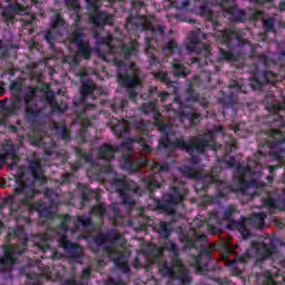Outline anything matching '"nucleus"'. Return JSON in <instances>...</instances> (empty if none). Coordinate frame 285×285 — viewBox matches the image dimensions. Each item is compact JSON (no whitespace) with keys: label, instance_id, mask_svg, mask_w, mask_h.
Masks as SVG:
<instances>
[{"label":"nucleus","instance_id":"nucleus-1","mask_svg":"<svg viewBox=\"0 0 285 285\" xmlns=\"http://www.w3.org/2000/svg\"><path fill=\"white\" fill-rule=\"evenodd\" d=\"M179 171L189 177L190 179H197L196 191L197 193H208V187L212 184L216 185V195L206 196V204H217L219 199H226L229 193H233V188L230 185L224 180L217 179L219 177V167H212L210 171L207 174H203L202 171L196 170L191 166L184 165L179 167Z\"/></svg>","mask_w":285,"mask_h":285},{"label":"nucleus","instance_id":"nucleus-2","mask_svg":"<svg viewBox=\"0 0 285 285\" xmlns=\"http://www.w3.org/2000/svg\"><path fill=\"white\" fill-rule=\"evenodd\" d=\"M164 248L170 253L171 264L169 265L168 262H165L163 265H160V273L170 279H178L181 285H190L193 283L190 271L188 268H184V262H181L179 256V247L177 244L173 240H167Z\"/></svg>","mask_w":285,"mask_h":285},{"label":"nucleus","instance_id":"nucleus-3","mask_svg":"<svg viewBox=\"0 0 285 285\" xmlns=\"http://www.w3.org/2000/svg\"><path fill=\"white\" fill-rule=\"evenodd\" d=\"M29 173H31V181L19 183L17 187L18 195H22V204H30L35 197H37V188L46 186L48 184V177L43 174V168L41 167V160L33 159L29 161Z\"/></svg>","mask_w":285,"mask_h":285},{"label":"nucleus","instance_id":"nucleus-4","mask_svg":"<svg viewBox=\"0 0 285 285\" xmlns=\"http://www.w3.org/2000/svg\"><path fill=\"white\" fill-rule=\"evenodd\" d=\"M112 63L118 70V83L120 88H127L130 101L137 104V90L135 89L139 86V67L135 62L127 65L119 58H114Z\"/></svg>","mask_w":285,"mask_h":285},{"label":"nucleus","instance_id":"nucleus-5","mask_svg":"<svg viewBox=\"0 0 285 285\" xmlns=\"http://www.w3.org/2000/svg\"><path fill=\"white\" fill-rule=\"evenodd\" d=\"M200 17H205V19H208V21H212V26L216 32V37L220 38V46H226L228 50H233L235 46H238V48H242L246 43L244 40V36L242 35V31L237 30H230V29H219L222 28V23L213 19V11L208 6L203 4L199 8Z\"/></svg>","mask_w":285,"mask_h":285},{"label":"nucleus","instance_id":"nucleus-6","mask_svg":"<svg viewBox=\"0 0 285 285\" xmlns=\"http://www.w3.org/2000/svg\"><path fill=\"white\" fill-rule=\"evenodd\" d=\"M189 141L190 142H187L184 137H178L173 141V148L187 153V155L190 156V164H193V166H198V164H202V158L195 155V151L198 155H205L208 148H213V145L208 138H204L202 135L191 136Z\"/></svg>","mask_w":285,"mask_h":285},{"label":"nucleus","instance_id":"nucleus-7","mask_svg":"<svg viewBox=\"0 0 285 285\" xmlns=\"http://www.w3.org/2000/svg\"><path fill=\"white\" fill-rule=\"evenodd\" d=\"M253 253L255 257L258 259H268L274 253H277V246L273 243H256L252 248H247L242 256H237L234 261L227 259L226 266L230 268H235L237 263L239 264H248V259H253Z\"/></svg>","mask_w":285,"mask_h":285},{"label":"nucleus","instance_id":"nucleus-8","mask_svg":"<svg viewBox=\"0 0 285 285\" xmlns=\"http://www.w3.org/2000/svg\"><path fill=\"white\" fill-rule=\"evenodd\" d=\"M156 207L166 215H175V207L184 202V194L177 186H170L169 193L163 195V199L154 198Z\"/></svg>","mask_w":285,"mask_h":285},{"label":"nucleus","instance_id":"nucleus-9","mask_svg":"<svg viewBox=\"0 0 285 285\" xmlns=\"http://www.w3.org/2000/svg\"><path fill=\"white\" fill-rule=\"evenodd\" d=\"M111 186L116 188L119 197L125 206L134 208L135 202L130 197V193H138L139 186L135 183L128 181L126 176H116L111 180Z\"/></svg>","mask_w":285,"mask_h":285},{"label":"nucleus","instance_id":"nucleus-10","mask_svg":"<svg viewBox=\"0 0 285 285\" xmlns=\"http://www.w3.org/2000/svg\"><path fill=\"white\" fill-rule=\"evenodd\" d=\"M88 11H89V23L96 26L97 28H104V26H115V19L112 14L106 11H100L97 1L87 0Z\"/></svg>","mask_w":285,"mask_h":285},{"label":"nucleus","instance_id":"nucleus-11","mask_svg":"<svg viewBox=\"0 0 285 285\" xmlns=\"http://www.w3.org/2000/svg\"><path fill=\"white\" fill-rule=\"evenodd\" d=\"M28 250L26 247H14L3 245V256L0 257V273H12V266L19 262L18 255H23Z\"/></svg>","mask_w":285,"mask_h":285},{"label":"nucleus","instance_id":"nucleus-12","mask_svg":"<svg viewBox=\"0 0 285 285\" xmlns=\"http://www.w3.org/2000/svg\"><path fill=\"white\" fill-rule=\"evenodd\" d=\"M58 246L65 250V254L69 259H72L77 264L83 262V247L77 243L70 242L68 236L63 235L58 238Z\"/></svg>","mask_w":285,"mask_h":285},{"label":"nucleus","instance_id":"nucleus-13","mask_svg":"<svg viewBox=\"0 0 285 285\" xmlns=\"http://www.w3.org/2000/svg\"><path fill=\"white\" fill-rule=\"evenodd\" d=\"M165 32L166 30L164 29V26L158 24L157 27H150L151 37H148V35L146 36L145 52L148 57L149 66H161L159 58L155 55V46L153 43H157V38H155L156 35H164Z\"/></svg>","mask_w":285,"mask_h":285},{"label":"nucleus","instance_id":"nucleus-14","mask_svg":"<svg viewBox=\"0 0 285 285\" xmlns=\"http://www.w3.org/2000/svg\"><path fill=\"white\" fill-rule=\"evenodd\" d=\"M213 259V247L200 245V250L198 255L195 257V266L197 273L202 275H206L209 273L210 268L208 267V262Z\"/></svg>","mask_w":285,"mask_h":285},{"label":"nucleus","instance_id":"nucleus-15","mask_svg":"<svg viewBox=\"0 0 285 285\" xmlns=\"http://www.w3.org/2000/svg\"><path fill=\"white\" fill-rule=\"evenodd\" d=\"M104 250L112 257V262L118 271H121L125 275L130 273V264H128V258L124 252L115 250L112 245H105Z\"/></svg>","mask_w":285,"mask_h":285},{"label":"nucleus","instance_id":"nucleus-16","mask_svg":"<svg viewBox=\"0 0 285 285\" xmlns=\"http://www.w3.org/2000/svg\"><path fill=\"white\" fill-rule=\"evenodd\" d=\"M124 237L121 233L117 229H112L108 233H101L94 237V246L91 245V250L94 253H99V248L101 246H106V244H115V242H119Z\"/></svg>","mask_w":285,"mask_h":285},{"label":"nucleus","instance_id":"nucleus-17","mask_svg":"<svg viewBox=\"0 0 285 285\" xmlns=\"http://www.w3.org/2000/svg\"><path fill=\"white\" fill-rule=\"evenodd\" d=\"M178 115L181 117V119H188L189 128H197L199 126V121L204 119V116L197 112V109L193 107H186L185 104H180Z\"/></svg>","mask_w":285,"mask_h":285},{"label":"nucleus","instance_id":"nucleus-18","mask_svg":"<svg viewBox=\"0 0 285 285\" xmlns=\"http://www.w3.org/2000/svg\"><path fill=\"white\" fill-rule=\"evenodd\" d=\"M96 88L97 85L94 80L85 81L80 87V101H76L75 105L79 106V104H86L89 99L97 101V95H95Z\"/></svg>","mask_w":285,"mask_h":285},{"label":"nucleus","instance_id":"nucleus-19","mask_svg":"<svg viewBox=\"0 0 285 285\" xmlns=\"http://www.w3.org/2000/svg\"><path fill=\"white\" fill-rule=\"evenodd\" d=\"M97 108V105L89 102L85 104L83 108L80 109L79 115H82L83 118L81 120V130L82 132H88V129L91 128L92 121L97 119V114H91L88 116V110H95Z\"/></svg>","mask_w":285,"mask_h":285},{"label":"nucleus","instance_id":"nucleus-20","mask_svg":"<svg viewBox=\"0 0 285 285\" xmlns=\"http://www.w3.org/2000/svg\"><path fill=\"white\" fill-rule=\"evenodd\" d=\"M120 166L122 170H128V173H139L141 170V166L148 168V165L144 164V158L132 159L130 156H122Z\"/></svg>","mask_w":285,"mask_h":285},{"label":"nucleus","instance_id":"nucleus-21","mask_svg":"<svg viewBox=\"0 0 285 285\" xmlns=\"http://www.w3.org/2000/svg\"><path fill=\"white\" fill-rule=\"evenodd\" d=\"M18 227L13 228L9 232V235H13L14 237H19L22 239V244H28V237H26V226H30L32 220L30 217H20L17 219Z\"/></svg>","mask_w":285,"mask_h":285},{"label":"nucleus","instance_id":"nucleus-22","mask_svg":"<svg viewBox=\"0 0 285 285\" xmlns=\"http://www.w3.org/2000/svg\"><path fill=\"white\" fill-rule=\"evenodd\" d=\"M22 12H26V8L21 4L10 3L8 7L2 9V18L6 23H11V21H14V17H17V14H22Z\"/></svg>","mask_w":285,"mask_h":285},{"label":"nucleus","instance_id":"nucleus-23","mask_svg":"<svg viewBox=\"0 0 285 285\" xmlns=\"http://www.w3.org/2000/svg\"><path fill=\"white\" fill-rule=\"evenodd\" d=\"M6 101H8V98L0 100V110H2V112L6 115L12 117L17 115L19 110H21V96H18L16 99H13L9 106L6 105Z\"/></svg>","mask_w":285,"mask_h":285},{"label":"nucleus","instance_id":"nucleus-24","mask_svg":"<svg viewBox=\"0 0 285 285\" xmlns=\"http://www.w3.org/2000/svg\"><path fill=\"white\" fill-rule=\"evenodd\" d=\"M158 130L160 132V140L158 142L159 148H173V141H170V130L171 127L168 124H160L158 126Z\"/></svg>","mask_w":285,"mask_h":285},{"label":"nucleus","instance_id":"nucleus-25","mask_svg":"<svg viewBox=\"0 0 285 285\" xmlns=\"http://www.w3.org/2000/svg\"><path fill=\"white\" fill-rule=\"evenodd\" d=\"M66 7L68 10H72L75 18L72 28L81 29V14H79V10H81V4L79 3V0H63Z\"/></svg>","mask_w":285,"mask_h":285},{"label":"nucleus","instance_id":"nucleus-26","mask_svg":"<svg viewBox=\"0 0 285 285\" xmlns=\"http://www.w3.org/2000/svg\"><path fill=\"white\" fill-rule=\"evenodd\" d=\"M265 186H266V183L259 181L255 178H252L249 180L239 178L238 193H242L244 195V194H246V190H248V188H256L257 190H259V189L264 188Z\"/></svg>","mask_w":285,"mask_h":285},{"label":"nucleus","instance_id":"nucleus-27","mask_svg":"<svg viewBox=\"0 0 285 285\" xmlns=\"http://www.w3.org/2000/svg\"><path fill=\"white\" fill-rule=\"evenodd\" d=\"M199 83H202V79H199V76H194L193 81L188 83L187 87V98L186 101L190 102H199L202 99V96L199 94H195V88H199Z\"/></svg>","mask_w":285,"mask_h":285},{"label":"nucleus","instance_id":"nucleus-28","mask_svg":"<svg viewBox=\"0 0 285 285\" xmlns=\"http://www.w3.org/2000/svg\"><path fill=\"white\" fill-rule=\"evenodd\" d=\"M153 75L156 81H161V83H165L167 88H171V92H175V94L179 92V83L177 81L170 80V78H168V72L158 71V72H153Z\"/></svg>","mask_w":285,"mask_h":285},{"label":"nucleus","instance_id":"nucleus-29","mask_svg":"<svg viewBox=\"0 0 285 285\" xmlns=\"http://www.w3.org/2000/svg\"><path fill=\"white\" fill-rule=\"evenodd\" d=\"M142 161L147 168H150L154 175H157V173H170V164L168 163L159 164L155 160L148 159V157H144Z\"/></svg>","mask_w":285,"mask_h":285},{"label":"nucleus","instance_id":"nucleus-30","mask_svg":"<svg viewBox=\"0 0 285 285\" xmlns=\"http://www.w3.org/2000/svg\"><path fill=\"white\" fill-rule=\"evenodd\" d=\"M132 142L139 144L144 153H147L148 155L153 153V148L150 147V145H148V142L146 141V138H134L131 140H126V141H122L120 146L122 148H127L129 153H132V145H131Z\"/></svg>","mask_w":285,"mask_h":285},{"label":"nucleus","instance_id":"nucleus-31","mask_svg":"<svg viewBox=\"0 0 285 285\" xmlns=\"http://www.w3.org/2000/svg\"><path fill=\"white\" fill-rule=\"evenodd\" d=\"M141 181L146 186L147 190H149L150 199H155L156 188H161V183L155 178V174L142 177Z\"/></svg>","mask_w":285,"mask_h":285},{"label":"nucleus","instance_id":"nucleus-32","mask_svg":"<svg viewBox=\"0 0 285 285\" xmlns=\"http://www.w3.org/2000/svg\"><path fill=\"white\" fill-rule=\"evenodd\" d=\"M76 57H79V59H85V61L91 59L92 47H90V41L85 40L80 45H77Z\"/></svg>","mask_w":285,"mask_h":285},{"label":"nucleus","instance_id":"nucleus-33","mask_svg":"<svg viewBox=\"0 0 285 285\" xmlns=\"http://www.w3.org/2000/svg\"><path fill=\"white\" fill-rule=\"evenodd\" d=\"M117 150L111 145L105 144L98 149V158L104 161H112L115 159V154Z\"/></svg>","mask_w":285,"mask_h":285},{"label":"nucleus","instance_id":"nucleus-34","mask_svg":"<svg viewBox=\"0 0 285 285\" xmlns=\"http://www.w3.org/2000/svg\"><path fill=\"white\" fill-rule=\"evenodd\" d=\"M79 190H82L81 194V204H86V202H91V199H99V193L95 191V189H90L86 187V185L78 183Z\"/></svg>","mask_w":285,"mask_h":285},{"label":"nucleus","instance_id":"nucleus-35","mask_svg":"<svg viewBox=\"0 0 285 285\" xmlns=\"http://www.w3.org/2000/svg\"><path fill=\"white\" fill-rule=\"evenodd\" d=\"M52 129L58 132V137H60L62 141H70L72 139V136H70V130H68L65 122L53 121Z\"/></svg>","mask_w":285,"mask_h":285},{"label":"nucleus","instance_id":"nucleus-36","mask_svg":"<svg viewBox=\"0 0 285 285\" xmlns=\"http://www.w3.org/2000/svg\"><path fill=\"white\" fill-rule=\"evenodd\" d=\"M200 239H206V235L202 234L196 236L195 238L185 235L180 238V243L184 244L185 250H188L190 248H199Z\"/></svg>","mask_w":285,"mask_h":285},{"label":"nucleus","instance_id":"nucleus-37","mask_svg":"<svg viewBox=\"0 0 285 285\" xmlns=\"http://www.w3.org/2000/svg\"><path fill=\"white\" fill-rule=\"evenodd\" d=\"M173 75L177 79H186L188 77V69L178 59L173 60Z\"/></svg>","mask_w":285,"mask_h":285},{"label":"nucleus","instance_id":"nucleus-38","mask_svg":"<svg viewBox=\"0 0 285 285\" xmlns=\"http://www.w3.org/2000/svg\"><path fill=\"white\" fill-rule=\"evenodd\" d=\"M26 115L28 121H31V124H37V120L41 115H43L42 108H37V105H28L26 107Z\"/></svg>","mask_w":285,"mask_h":285},{"label":"nucleus","instance_id":"nucleus-39","mask_svg":"<svg viewBox=\"0 0 285 285\" xmlns=\"http://www.w3.org/2000/svg\"><path fill=\"white\" fill-rule=\"evenodd\" d=\"M188 43L186 45V50L189 53L199 52V36L197 32L191 31L187 36Z\"/></svg>","mask_w":285,"mask_h":285},{"label":"nucleus","instance_id":"nucleus-40","mask_svg":"<svg viewBox=\"0 0 285 285\" xmlns=\"http://www.w3.org/2000/svg\"><path fill=\"white\" fill-rule=\"evenodd\" d=\"M120 50L125 59H129V57H134V55L139 52V42H137V40H132L130 43L122 45Z\"/></svg>","mask_w":285,"mask_h":285},{"label":"nucleus","instance_id":"nucleus-41","mask_svg":"<svg viewBox=\"0 0 285 285\" xmlns=\"http://www.w3.org/2000/svg\"><path fill=\"white\" fill-rule=\"evenodd\" d=\"M2 157L4 161H8V159L11 158L10 168H17V166H19V156L17 155L14 145H11L8 149H6Z\"/></svg>","mask_w":285,"mask_h":285},{"label":"nucleus","instance_id":"nucleus-42","mask_svg":"<svg viewBox=\"0 0 285 285\" xmlns=\"http://www.w3.org/2000/svg\"><path fill=\"white\" fill-rule=\"evenodd\" d=\"M229 17L232 21H235L236 23H244L248 19L246 12H244L242 9H238L236 6H232L229 8Z\"/></svg>","mask_w":285,"mask_h":285},{"label":"nucleus","instance_id":"nucleus-43","mask_svg":"<svg viewBox=\"0 0 285 285\" xmlns=\"http://www.w3.org/2000/svg\"><path fill=\"white\" fill-rule=\"evenodd\" d=\"M86 33L83 32V29H73L71 33L68 35V41L69 43L73 46H79L80 43H83L86 40Z\"/></svg>","mask_w":285,"mask_h":285},{"label":"nucleus","instance_id":"nucleus-44","mask_svg":"<svg viewBox=\"0 0 285 285\" xmlns=\"http://www.w3.org/2000/svg\"><path fill=\"white\" fill-rule=\"evenodd\" d=\"M50 234L48 233H43L39 235V240L36 242V246L37 248H39V250H42V253H48V250H50Z\"/></svg>","mask_w":285,"mask_h":285},{"label":"nucleus","instance_id":"nucleus-45","mask_svg":"<svg viewBox=\"0 0 285 285\" xmlns=\"http://www.w3.org/2000/svg\"><path fill=\"white\" fill-rule=\"evenodd\" d=\"M23 197H19L18 198V204L20 206H26V208H29L31 210H36V213H41V210H43V208L46 207V203H43L42 200H38L35 203V199H31L30 204H23Z\"/></svg>","mask_w":285,"mask_h":285},{"label":"nucleus","instance_id":"nucleus-46","mask_svg":"<svg viewBox=\"0 0 285 285\" xmlns=\"http://www.w3.org/2000/svg\"><path fill=\"white\" fill-rule=\"evenodd\" d=\"M233 226L234 228H237L243 239H248L250 237V230L246 227V223L233 220L232 225H227V228H233Z\"/></svg>","mask_w":285,"mask_h":285},{"label":"nucleus","instance_id":"nucleus-47","mask_svg":"<svg viewBox=\"0 0 285 285\" xmlns=\"http://www.w3.org/2000/svg\"><path fill=\"white\" fill-rule=\"evenodd\" d=\"M112 130L117 137H126V135H130V127L126 125V121L124 120H119L118 124L112 127Z\"/></svg>","mask_w":285,"mask_h":285},{"label":"nucleus","instance_id":"nucleus-48","mask_svg":"<svg viewBox=\"0 0 285 285\" xmlns=\"http://www.w3.org/2000/svg\"><path fill=\"white\" fill-rule=\"evenodd\" d=\"M272 137H273L274 140H271L268 142L269 147H272V148H279V146H282V144H285V137L282 134V131L273 130L272 131Z\"/></svg>","mask_w":285,"mask_h":285},{"label":"nucleus","instance_id":"nucleus-49","mask_svg":"<svg viewBox=\"0 0 285 285\" xmlns=\"http://www.w3.org/2000/svg\"><path fill=\"white\" fill-rule=\"evenodd\" d=\"M216 224V226H222V220L219 219V215H217V213H210L209 214V223L207 224V228L209 230V233H212L213 235H217V233L219 232V229H216L215 226L210 225V224Z\"/></svg>","mask_w":285,"mask_h":285},{"label":"nucleus","instance_id":"nucleus-50","mask_svg":"<svg viewBox=\"0 0 285 285\" xmlns=\"http://www.w3.org/2000/svg\"><path fill=\"white\" fill-rule=\"evenodd\" d=\"M75 155L80 161H85V164H92V153H87L81 149V147H75Z\"/></svg>","mask_w":285,"mask_h":285},{"label":"nucleus","instance_id":"nucleus-51","mask_svg":"<svg viewBox=\"0 0 285 285\" xmlns=\"http://www.w3.org/2000/svg\"><path fill=\"white\" fill-rule=\"evenodd\" d=\"M159 100L156 98L153 101L144 102L140 107L139 110L144 112L145 115H150V112H155L157 110V104Z\"/></svg>","mask_w":285,"mask_h":285},{"label":"nucleus","instance_id":"nucleus-52","mask_svg":"<svg viewBox=\"0 0 285 285\" xmlns=\"http://www.w3.org/2000/svg\"><path fill=\"white\" fill-rule=\"evenodd\" d=\"M173 233V224L168 222H160L159 235L164 239H168Z\"/></svg>","mask_w":285,"mask_h":285},{"label":"nucleus","instance_id":"nucleus-53","mask_svg":"<svg viewBox=\"0 0 285 285\" xmlns=\"http://www.w3.org/2000/svg\"><path fill=\"white\" fill-rule=\"evenodd\" d=\"M66 26V20L63 19V16L61 13H56L51 18L50 27L52 30H58V28H63Z\"/></svg>","mask_w":285,"mask_h":285},{"label":"nucleus","instance_id":"nucleus-54","mask_svg":"<svg viewBox=\"0 0 285 285\" xmlns=\"http://www.w3.org/2000/svg\"><path fill=\"white\" fill-rule=\"evenodd\" d=\"M266 217H267L266 213L259 212L254 214L250 217V222L252 224H255L257 228H262L264 226V222H266Z\"/></svg>","mask_w":285,"mask_h":285},{"label":"nucleus","instance_id":"nucleus-55","mask_svg":"<svg viewBox=\"0 0 285 285\" xmlns=\"http://www.w3.org/2000/svg\"><path fill=\"white\" fill-rule=\"evenodd\" d=\"M218 104L225 108H233V106H235V95L230 94L229 96H226L223 91V97L218 99Z\"/></svg>","mask_w":285,"mask_h":285},{"label":"nucleus","instance_id":"nucleus-56","mask_svg":"<svg viewBox=\"0 0 285 285\" xmlns=\"http://www.w3.org/2000/svg\"><path fill=\"white\" fill-rule=\"evenodd\" d=\"M219 59L224 61H237V55L226 49L219 48Z\"/></svg>","mask_w":285,"mask_h":285},{"label":"nucleus","instance_id":"nucleus-57","mask_svg":"<svg viewBox=\"0 0 285 285\" xmlns=\"http://www.w3.org/2000/svg\"><path fill=\"white\" fill-rule=\"evenodd\" d=\"M164 52H168L169 55H175V52H179V45L175 40H169L165 47L163 48Z\"/></svg>","mask_w":285,"mask_h":285},{"label":"nucleus","instance_id":"nucleus-58","mask_svg":"<svg viewBox=\"0 0 285 285\" xmlns=\"http://www.w3.org/2000/svg\"><path fill=\"white\" fill-rule=\"evenodd\" d=\"M261 77L266 86L268 83H275V79H277V75L271 70L264 71Z\"/></svg>","mask_w":285,"mask_h":285},{"label":"nucleus","instance_id":"nucleus-59","mask_svg":"<svg viewBox=\"0 0 285 285\" xmlns=\"http://www.w3.org/2000/svg\"><path fill=\"white\" fill-rule=\"evenodd\" d=\"M218 164H225L228 168H235L237 166V160L235 156H225L218 158Z\"/></svg>","mask_w":285,"mask_h":285},{"label":"nucleus","instance_id":"nucleus-60","mask_svg":"<svg viewBox=\"0 0 285 285\" xmlns=\"http://www.w3.org/2000/svg\"><path fill=\"white\" fill-rule=\"evenodd\" d=\"M167 3H169V8H175L176 10H184L188 6H190V0H186L181 3L177 0H167Z\"/></svg>","mask_w":285,"mask_h":285},{"label":"nucleus","instance_id":"nucleus-61","mask_svg":"<svg viewBox=\"0 0 285 285\" xmlns=\"http://www.w3.org/2000/svg\"><path fill=\"white\" fill-rule=\"evenodd\" d=\"M39 217L42 219H55V217H57V213H55L51 207L46 206L39 214Z\"/></svg>","mask_w":285,"mask_h":285},{"label":"nucleus","instance_id":"nucleus-62","mask_svg":"<svg viewBox=\"0 0 285 285\" xmlns=\"http://www.w3.org/2000/svg\"><path fill=\"white\" fill-rule=\"evenodd\" d=\"M78 224H81L83 228H90L92 226V218L87 215L77 216Z\"/></svg>","mask_w":285,"mask_h":285},{"label":"nucleus","instance_id":"nucleus-63","mask_svg":"<svg viewBox=\"0 0 285 285\" xmlns=\"http://www.w3.org/2000/svg\"><path fill=\"white\" fill-rule=\"evenodd\" d=\"M263 28L265 32H275V19L267 18L263 21Z\"/></svg>","mask_w":285,"mask_h":285},{"label":"nucleus","instance_id":"nucleus-64","mask_svg":"<svg viewBox=\"0 0 285 285\" xmlns=\"http://www.w3.org/2000/svg\"><path fill=\"white\" fill-rule=\"evenodd\" d=\"M250 86L253 90H262L266 86V82H264V78H252Z\"/></svg>","mask_w":285,"mask_h":285}]
</instances>
